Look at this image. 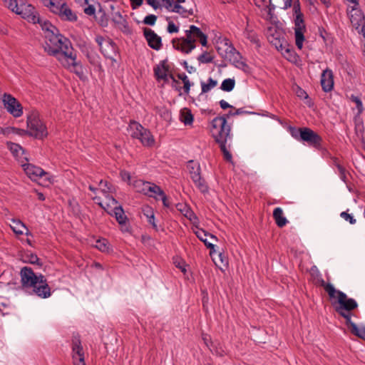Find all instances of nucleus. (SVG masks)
I'll return each instance as SVG.
<instances>
[{"label":"nucleus","instance_id":"nucleus-1","mask_svg":"<svg viewBox=\"0 0 365 365\" xmlns=\"http://www.w3.org/2000/svg\"><path fill=\"white\" fill-rule=\"evenodd\" d=\"M36 24L45 31L44 51L54 56L63 67L81 78L83 76V66L77 61L76 52L71 41L61 34L58 29L48 21L41 19L39 16Z\"/></svg>","mask_w":365,"mask_h":365},{"label":"nucleus","instance_id":"nucleus-2","mask_svg":"<svg viewBox=\"0 0 365 365\" xmlns=\"http://www.w3.org/2000/svg\"><path fill=\"white\" fill-rule=\"evenodd\" d=\"M21 287L23 290L47 299L51 295V287L44 275L36 274L31 267H24L20 271Z\"/></svg>","mask_w":365,"mask_h":365},{"label":"nucleus","instance_id":"nucleus-3","mask_svg":"<svg viewBox=\"0 0 365 365\" xmlns=\"http://www.w3.org/2000/svg\"><path fill=\"white\" fill-rule=\"evenodd\" d=\"M230 131L231 127L226 123V117H216L212 120V135L219 145L224 159L232 163V155L230 153L232 135Z\"/></svg>","mask_w":365,"mask_h":365},{"label":"nucleus","instance_id":"nucleus-4","mask_svg":"<svg viewBox=\"0 0 365 365\" xmlns=\"http://www.w3.org/2000/svg\"><path fill=\"white\" fill-rule=\"evenodd\" d=\"M339 299V305H334L335 311L345 319L346 324L353 334L365 340V327H358L351 322V317L354 316L352 311L358 307L356 301L352 298H348L345 293L340 294Z\"/></svg>","mask_w":365,"mask_h":365},{"label":"nucleus","instance_id":"nucleus-5","mask_svg":"<svg viewBox=\"0 0 365 365\" xmlns=\"http://www.w3.org/2000/svg\"><path fill=\"white\" fill-rule=\"evenodd\" d=\"M197 39L203 46H207V36L200 28L191 25L189 29L185 31V37L173 39L172 44L175 49L187 54L195 48V42Z\"/></svg>","mask_w":365,"mask_h":365},{"label":"nucleus","instance_id":"nucleus-6","mask_svg":"<svg viewBox=\"0 0 365 365\" xmlns=\"http://www.w3.org/2000/svg\"><path fill=\"white\" fill-rule=\"evenodd\" d=\"M293 13L295 44L301 50L303 48V43L305 40L304 33L307 29L299 0L294 3Z\"/></svg>","mask_w":365,"mask_h":365},{"label":"nucleus","instance_id":"nucleus-7","mask_svg":"<svg viewBox=\"0 0 365 365\" xmlns=\"http://www.w3.org/2000/svg\"><path fill=\"white\" fill-rule=\"evenodd\" d=\"M27 135L34 136L38 139H42L47 136V129L46 125L39 118V114L37 111H31L27 116Z\"/></svg>","mask_w":365,"mask_h":365},{"label":"nucleus","instance_id":"nucleus-8","mask_svg":"<svg viewBox=\"0 0 365 365\" xmlns=\"http://www.w3.org/2000/svg\"><path fill=\"white\" fill-rule=\"evenodd\" d=\"M128 129L131 137L138 139L144 146L151 147L154 145L155 139L150 131L139 123L131 121L128 125Z\"/></svg>","mask_w":365,"mask_h":365},{"label":"nucleus","instance_id":"nucleus-9","mask_svg":"<svg viewBox=\"0 0 365 365\" xmlns=\"http://www.w3.org/2000/svg\"><path fill=\"white\" fill-rule=\"evenodd\" d=\"M187 169L195 185L202 193L208 192V186L205 180L201 176L200 165L195 160H189L187 163Z\"/></svg>","mask_w":365,"mask_h":365},{"label":"nucleus","instance_id":"nucleus-10","mask_svg":"<svg viewBox=\"0 0 365 365\" xmlns=\"http://www.w3.org/2000/svg\"><path fill=\"white\" fill-rule=\"evenodd\" d=\"M292 135L295 138H297L299 135L302 140L307 142L310 145L315 148L319 147L322 141V138L309 128L293 129Z\"/></svg>","mask_w":365,"mask_h":365},{"label":"nucleus","instance_id":"nucleus-11","mask_svg":"<svg viewBox=\"0 0 365 365\" xmlns=\"http://www.w3.org/2000/svg\"><path fill=\"white\" fill-rule=\"evenodd\" d=\"M95 40L102 54L106 58L115 61L114 56H115L117 49L115 43L110 38L102 36H96Z\"/></svg>","mask_w":365,"mask_h":365},{"label":"nucleus","instance_id":"nucleus-12","mask_svg":"<svg viewBox=\"0 0 365 365\" xmlns=\"http://www.w3.org/2000/svg\"><path fill=\"white\" fill-rule=\"evenodd\" d=\"M2 102L6 110L14 118H19L23 115L21 104L11 94L4 93Z\"/></svg>","mask_w":365,"mask_h":365},{"label":"nucleus","instance_id":"nucleus-13","mask_svg":"<svg viewBox=\"0 0 365 365\" xmlns=\"http://www.w3.org/2000/svg\"><path fill=\"white\" fill-rule=\"evenodd\" d=\"M20 164L26 175L33 181H36L46 173L40 167L29 163V159L24 156L23 160H20Z\"/></svg>","mask_w":365,"mask_h":365},{"label":"nucleus","instance_id":"nucleus-14","mask_svg":"<svg viewBox=\"0 0 365 365\" xmlns=\"http://www.w3.org/2000/svg\"><path fill=\"white\" fill-rule=\"evenodd\" d=\"M133 185L138 192L143 193L155 199H157L156 192L160 191V187L158 185L142 180H135Z\"/></svg>","mask_w":365,"mask_h":365},{"label":"nucleus","instance_id":"nucleus-15","mask_svg":"<svg viewBox=\"0 0 365 365\" xmlns=\"http://www.w3.org/2000/svg\"><path fill=\"white\" fill-rule=\"evenodd\" d=\"M72 359L73 365H86L85 353L78 335L72 339Z\"/></svg>","mask_w":365,"mask_h":365},{"label":"nucleus","instance_id":"nucleus-16","mask_svg":"<svg viewBox=\"0 0 365 365\" xmlns=\"http://www.w3.org/2000/svg\"><path fill=\"white\" fill-rule=\"evenodd\" d=\"M19 4L20 8L16 14L20 15L29 22L36 24V21H38V14L35 7L25 0H23Z\"/></svg>","mask_w":365,"mask_h":365},{"label":"nucleus","instance_id":"nucleus-17","mask_svg":"<svg viewBox=\"0 0 365 365\" xmlns=\"http://www.w3.org/2000/svg\"><path fill=\"white\" fill-rule=\"evenodd\" d=\"M93 199L101 207L105 210L108 214L114 216L120 225H125L126 224L128 217L125 215L124 210L120 205L115 206L113 209L108 210L101 202L99 197H94Z\"/></svg>","mask_w":365,"mask_h":365},{"label":"nucleus","instance_id":"nucleus-18","mask_svg":"<svg viewBox=\"0 0 365 365\" xmlns=\"http://www.w3.org/2000/svg\"><path fill=\"white\" fill-rule=\"evenodd\" d=\"M347 14L351 24L356 28L364 24V15L359 5L349 6L347 9Z\"/></svg>","mask_w":365,"mask_h":365},{"label":"nucleus","instance_id":"nucleus-19","mask_svg":"<svg viewBox=\"0 0 365 365\" xmlns=\"http://www.w3.org/2000/svg\"><path fill=\"white\" fill-rule=\"evenodd\" d=\"M160 2L162 3L160 6H164L168 11L178 13L183 17H187L194 14L192 9H186L178 4H174V0H163Z\"/></svg>","mask_w":365,"mask_h":365},{"label":"nucleus","instance_id":"nucleus-20","mask_svg":"<svg viewBox=\"0 0 365 365\" xmlns=\"http://www.w3.org/2000/svg\"><path fill=\"white\" fill-rule=\"evenodd\" d=\"M143 35L146 39L148 46L156 51H159L162 48V39L153 30L149 28L143 29Z\"/></svg>","mask_w":365,"mask_h":365},{"label":"nucleus","instance_id":"nucleus-21","mask_svg":"<svg viewBox=\"0 0 365 365\" xmlns=\"http://www.w3.org/2000/svg\"><path fill=\"white\" fill-rule=\"evenodd\" d=\"M320 83L322 90L327 93L331 91L334 88V73L333 71L327 68L324 70L321 75Z\"/></svg>","mask_w":365,"mask_h":365},{"label":"nucleus","instance_id":"nucleus-22","mask_svg":"<svg viewBox=\"0 0 365 365\" xmlns=\"http://www.w3.org/2000/svg\"><path fill=\"white\" fill-rule=\"evenodd\" d=\"M154 73L158 80H163L165 82H168L170 79H172L173 83H178L172 74H168V68L164 63L155 67Z\"/></svg>","mask_w":365,"mask_h":365},{"label":"nucleus","instance_id":"nucleus-23","mask_svg":"<svg viewBox=\"0 0 365 365\" xmlns=\"http://www.w3.org/2000/svg\"><path fill=\"white\" fill-rule=\"evenodd\" d=\"M57 15L62 21L75 22L78 20L77 14L73 11L67 4L57 13Z\"/></svg>","mask_w":365,"mask_h":365},{"label":"nucleus","instance_id":"nucleus-24","mask_svg":"<svg viewBox=\"0 0 365 365\" xmlns=\"http://www.w3.org/2000/svg\"><path fill=\"white\" fill-rule=\"evenodd\" d=\"M195 235L199 238V240L205 243L207 248L210 249V254H212L215 251V245L211 242H206V237H209L210 239L215 241L217 240V237L215 235L207 232L202 229L197 230L195 232Z\"/></svg>","mask_w":365,"mask_h":365},{"label":"nucleus","instance_id":"nucleus-25","mask_svg":"<svg viewBox=\"0 0 365 365\" xmlns=\"http://www.w3.org/2000/svg\"><path fill=\"white\" fill-rule=\"evenodd\" d=\"M320 285L324 287L331 299L336 297L337 298L338 303L336 305H339L340 294L344 292L339 290H336L331 284L326 283L323 279L320 280Z\"/></svg>","mask_w":365,"mask_h":365},{"label":"nucleus","instance_id":"nucleus-26","mask_svg":"<svg viewBox=\"0 0 365 365\" xmlns=\"http://www.w3.org/2000/svg\"><path fill=\"white\" fill-rule=\"evenodd\" d=\"M273 218L277 225L283 227L288 222L287 218L284 216L283 210L281 207H276L273 211Z\"/></svg>","mask_w":365,"mask_h":365},{"label":"nucleus","instance_id":"nucleus-27","mask_svg":"<svg viewBox=\"0 0 365 365\" xmlns=\"http://www.w3.org/2000/svg\"><path fill=\"white\" fill-rule=\"evenodd\" d=\"M8 148L14 156L17 158L19 163L20 160L24 159V157L22 155H25V150L20 145L14 143H9Z\"/></svg>","mask_w":365,"mask_h":365},{"label":"nucleus","instance_id":"nucleus-28","mask_svg":"<svg viewBox=\"0 0 365 365\" xmlns=\"http://www.w3.org/2000/svg\"><path fill=\"white\" fill-rule=\"evenodd\" d=\"M193 115L191 110L187 108H184L180 110V120L185 125H190L193 123Z\"/></svg>","mask_w":365,"mask_h":365},{"label":"nucleus","instance_id":"nucleus-29","mask_svg":"<svg viewBox=\"0 0 365 365\" xmlns=\"http://www.w3.org/2000/svg\"><path fill=\"white\" fill-rule=\"evenodd\" d=\"M66 4V2L63 0H47L44 5L49 7L53 13L57 14Z\"/></svg>","mask_w":365,"mask_h":365},{"label":"nucleus","instance_id":"nucleus-30","mask_svg":"<svg viewBox=\"0 0 365 365\" xmlns=\"http://www.w3.org/2000/svg\"><path fill=\"white\" fill-rule=\"evenodd\" d=\"M244 36L248 39L251 43L259 46V39L257 33L248 26L245 28L243 31Z\"/></svg>","mask_w":365,"mask_h":365},{"label":"nucleus","instance_id":"nucleus-31","mask_svg":"<svg viewBox=\"0 0 365 365\" xmlns=\"http://www.w3.org/2000/svg\"><path fill=\"white\" fill-rule=\"evenodd\" d=\"M3 133L5 135H17L19 136H24L27 135V130L24 129L17 128L14 127H6L3 130Z\"/></svg>","mask_w":365,"mask_h":365},{"label":"nucleus","instance_id":"nucleus-32","mask_svg":"<svg viewBox=\"0 0 365 365\" xmlns=\"http://www.w3.org/2000/svg\"><path fill=\"white\" fill-rule=\"evenodd\" d=\"M13 225H11V228L17 235H22L24 230H28L26 225L19 220H12Z\"/></svg>","mask_w":365,"mask_h":365},{"label":"nucleus","instance_id":"nucleus-33","mask_svg":"<svg viewBox=\"0 0 365 365\" xmlns=\"http://www.w3.org/2000/svg\"><path fill=\"white\" fill-rule=\"evenodd\" d=\"M217 85V81L216 80L212 79V78H209L207 82H201V88L202 93H206L210 91L212 88L216 87Z\"/></svg>","mask_w":365,"mask_h":365},{"label":"nucleus","instance_id":"nucleus-34","mask_svg":"<svg viewBox=\"0 0 365 365\" xmlns=\"http://www.w3.org/2000/svg\"><path fill=\"white\" fill-rule=\"evenodd\" d=\"M144 215L146 216L148 222L152 225L153 227L158 230L157 225L155 222V216L153 209L150 207H146L143 210Z\"/></svg>","mask_w":365,"mask_h":365},{"label":"nucleus","instance_id":"nucleus-35","mask_svg":"<svg viewBox=\"0 0 365 365\" xmlns=\"http://www.w3.org/2000/svg\"><path fill=\"white\" fill-rule=\"evenodd\" d=\"M24 261L27 263L41 265L40 259L36 254L32 253L31 252H26L24 256Z\"/></svg>","mask_w":365,"mask_h":365},{"label":"nucleus","instance_id":"nucleus-36","mask_svg":"<svg viewBox=\"0 0 365 365\" xmlns=\"http://www.w3.org/2000/svg\"><path fill=\"white\" fill-rule=\"evenodd\" d=\"M282 54L286 59L292 63H297L299 58V56L293 49L286 48L282 51Z\"/></svg>","mask_w":365,"mask_h":365},{"label":"nucleus","instance_id":"nucleus-37","mask_svg":"<svg viewBox=\"0 0 365 365\" xmlns=\"http://www.w3.org/2000/svg\"><path fill=\"white\" fill-rule=\"evenodd\" d=\"M6 6L11 11L17 14L20 8L19 3H21L23 0H2Z\"/></svg>","mask_w":365,"mask_h":365},{"label":"nucleus","instance_id":"nucleus-38","mask_svg":"<svg viewBox=\"0 0 365 365\" xmlns=\"http://www.w3.org/2000/svg\"><path fill=\"white\" fill-rule=\"evenodd\" d=\"M235 86V81L233 78L225 79L220 86L223 91L230 92L233 90Z\"/></svg>","mask_w":365,"mask_h":365},{"label":"nucleus","instance_id":"nucleus-39","mask_svg":"<svg viewBox=\"0 0 365 365\" xmlns=\"http://www.w3.org/2000/svg\"><path fill=\"white\" fill-rule=\"evenodd\" d=\"M95 247L103 252H108L109 251V243L108 240L104 238L97 240Z\"/></svg>","mask_w":365,"mask_h":365},{"label":"nucleus","instance_id":"nucleus-40","mask_svg":"<svg viewBox=\"0 0 365 365\" xmlns=\"http://www.w3.org/2000/svg\"><path fill=\"white\" fill-rule=\"evenodd\" d=\"M177 76L179 79H180L182 81V83L184 84L183 89H184L185 93L188 94L190 93V87H191V83L190 82L188 77L184 73H178Z\"/></svg>","mask_w":365,"mask_h":365},{"label":"nucleus","instance_id":"nucleus-41","mask_svg":"<svg viewBox=\"0 0 365 365\" xmlns=\"http://www.w3.org/2000/svg\"><path fill=\"white\" fill-rule=\"evenodd\" d=\"M350 100L356 106V108L357 110V115H360L364 111L363 103H362V101H361L360 98L359 96L351 95L350 96Z\"/></svg>","mask_w":365,"mask_h":365},{"label":"nucleus","instance_id":"nucleus-42","mask_svg":"<svg viewBox=\"0 0 365 365\" xmlns=\"http://www.w3.org/2000/svg\"><path fill=\"white\" fill-rule=\"evenodd\" d=\"M105 197H106V202H101L103 204V205L108 210H110V208L113 209V207L115 206H118V201L113 196L110 195V194L106 195L105 196Z\"/></svg>","mask_w":365,"mask_h":365},{"label":"nucleus","instance_id":"nucleus-43","mask_svg":"<svg viewBox=\"0 0 365 365\" xmlns=\"http://www.w3.org/2000/svg\"><path fill=\"white\" fill-rule=\"evenodd\" d=\"M197 60L201 63H209L213 61V57L209 53L205 51L197 57Z\"/></svg>","mask_w":365,"mask_h":365},{"label":"nucleus","instance_id":"nucleus-44","mask_svg":"<svg viewBox=\"0 0 365 365\" xmlns=\"http://www.w3.org/2000/svg\"><path fill=\"white\" fill-rule=\"evenodd\" d=\"M99 190L104 196L111 192V188L108 186V182L103 180L99 182Z\"/></svg>","mask_w":365,"mask_h":365},{"label":"nucleus","instance_id":"nucleus-45","mask_svg":"<svg viewBox=\"0 0 365 365\" xmlns=\"http://www.w3.org/2000/svg\"><path fill=\"white\" fill-rule=\"evenodd\" d=\"M156 200L160 199L162 200L163 204L165 207H169L170 203L168 202V197L161 188L160 192H156Z\"/></svg>","mask_w":365,"mask_h":365},{"label":"nucleus","instance_id":"nucleus-46","mask_svg":"<svg viewBox=\"0 0 365 365\" xmlns=\"http://www.w3.org/2000/svg\"><path fill=\"white\" fill-rule=\"evenodd\" d=\"M156 20H157V16L155 15L149 14L144 18L143 22V24H145L146 25L153 26V25H155Z\"/></svg>","mask_w":365,"mask_h":365},{"label":"nucleus","instance_id":"nucleus-47","mask_svg":"<svg viewBox=\"0 0 365 365\" xmlns=\"http://www.w3.org/2000/svg\"><path fill=\"white\" fill-rule=\"evenodd\" d=\"M294 91L297 96L301 99H307L309 97L307 92L298 86H297L296 88H294Z\"/></svg>","mask_w":365,"mask_h":365},{"label":"nucleus","instance_id":"nucleus-48","mask_svg":"<svg viewBox=\"0 0 365 365\" xmlns=\"http://www.w3.org/2000/svg\"><path fill=\"white\" fill-rule=\"evenodd\" d=\"M340 216L346 221H349V223L351 225H354L356 222L354 217L351 215L347 213L346 212H341Z\"/></svg>","mask_w":365,"mask_h":365},{"label":"nucleus","instance_id":"nucleus-49","mask_svg":"<svg viewBox=\"0 0 365 365\" xmlns=\"http://www.w3.org/2000/svg\"><path fill=\"white\" fill-rule=\"evenodd\" d=\"M167 31L170 34L178 33L179 31V28L173 21H169L167 27Z\"/></svg>","mask_w":365,"mask_h":365},{"label":"nucleus","instance_id":"nucleus-50","mask_svg":"<svg viewBox=\"0 0 365 365\" xmlns=\"http://www.w3.org/2000/svg\"><path fill=\"white\" fill-rule=\"evenodd\" d=\"M230 53L232 54L234 63H240V59L241 58L240 53L234 47L231 48Z\"/></svg>","mask_w":365,"mask_h":365},{"label":"nucleus","instance_id":"nucleus-51","mask_svg":"<svg viewBox=\"0 0 365 365\" xmlns=\"http://www.w3.org/2000/svg\"><path fill=\"white\" fill-rule=\"evenodd\" d=\"M338 173H339L340 179L343 182H346V173L345 168L343 166H338Z\"/></svg>","mask_w":365,"mask_h":365},{"label":"nucleus","instance_id":"nucleus-52","mask_svg":"<svg viewBox=\"0 0 365 365\" xmlns=\"http://www.w3.org/2000/svg\"><path fill=\"white\" fill-rule=\"evenodd\" d=\"M120 175L123 180L128 182V183L130 184L131 175L129 172L125 170H121Z\"/></svg>","mask_w":365,"mask_h":365},{"label":"nucleus","instance_id":"nucleus-53","mask_svg":"<svg viewBox=\"0 0 365 365\" xmlns=\"http://www.w3.org/2000/svg\"><path fill=\"white\" fill-rule=\"evenodd\" d=\"M83 11L84 13L88 16H93L96 13V9L93 5H88Z\"/></svg>","mask_w":365,"mask_h":365},{"label":"nucleus","instance_id":"nucleus-54","mask_svg":"<svg viewBox=\"0 0 365 365\" xmlns=\"http://www.w3.org/2000/svg\"><path fill=\"white\" fill-rule=\"evenodd\" d=\"M130 1L133 9H136L143 3V0H130Z\"/></svg>","mask_w":365,"mask_h":365},{"label":"nucleus","instance_id":"nucleus-55","mask_svg":"<svg viewBox=\"0 0 365 365\" xmlns=\"http://www.w3.org/2000/svg\"><path fill=\"white\" fill-rule=\"evenodd\" d=\"M147 4L152 6L154 9H157L160 6V4L157 0H145Z\"/></svg>","mask_w":365,"mask_h":365},{"label":"nucleus","instance_id":"nucleus-56","mask_svg":"<svg viewBox=\"0 0 365 365\" xmlns=\"http://www.w3.org/2000/svg\"><path fill=\"white\" fill-rule=\"evenodd\" d=\"M330 163L332 165H334L337 169H338V166H342L340 163V161L339 160L336 158V157H331L330 158Z\"/></svg>","mask_w":365,"mask_h":365},{"label":"nucleus","instance_id":"nucleus-57","mask_svg":"<svg viewBox=\"0 0 365 365\" xmlns=\"http://www.w3.org/2000/svg\"><path fill=\"white\" fill-rule=\"evenodd\" d=\"M183 66H184V68L186 69V71L189 73H192L196 71L195 68H194L192 66H189L187 61L183 62Z\"/></svg>","mask_w":365,"mask_h":365},{"label":"nucleus","instance_id":"nucleus-58","mask_svg":"<svg viewBox=\"0 0 365 365\" xmlns=\"http://www.w3.org/2000/svg\"><path fill=\"white\" fill-rule=\"evenodd\" d=\"M271 1H272V0H269V5L267 6V13H268V15L270 16V19L272 16V11L275 9V6L274 4H272Z\"/></svg>","mask_w":365,"mask_h":365},{"label":"nucleus","instance_id":"nucleus-59","mask_svg":"<svg viewBox=\"0 0 365 365\" xmlns=\"http://www.w3.org/2000/svg\"><path fill=\"white\" fill-rule=\"evenodd\" d=\"M220 106L224 110L229 108H232V106L230 105L227 102H226L225 100H221L220 101Z\"/></svg>","mask_w":365,"mask_h":365},{"label":"nucleus","instance_id":"nucleus-60","mask_svg":"<svg viewBox=\"0 0 365 365\" xmlns=\"http://www.w3.org/2000/svg\"><path fill=\"white\" fill-rule=\"evenodd\" d=\"M292 0H284V7L283 9H287L288 8H290L292 6Z\"/></svg>","mask_w":365,"mask_h":365},{"label":"nucleus","instance_id":"nucleus-61","mask_svg":"<svg viewBox=\"0 0 365 365\" xmlns=\"http://www.w3.org/2000/svg\"><path fill=\"white\" fill-rule=\"evenodd\" d=\"M246 113H247V111L244 110L243 108H238L235 111L234 114L237 115H241V114H244Z\"/></svg>","mask_w":365,"mask_h":365},{"label":"nucleus","instance_id":"nucleus-62","mask_svg":"<svg viewBox=\"0 0 365 365\" xmlns=\"http://www.w3.org/2000/svg\"><path fill=\"white\" fill-rule=\"evenodd\" d=\"M219 257L220 258V260H221L222 263H223V264H227V258L225 257V255H223L222 253H220L219 254Z\"/></svg>","mask_w":365,"mask_h":365},{"label":"nucleus","instance_id":"nucleus-63","mask_svg":"<svg viewBox=\"0 0 365 365\" xmlns=\"http://www.w3.org/2000/svg\"><path fill=\"white\" fill-rule=\"evenodd\" d=\"M234 113H235V112H233V111L230 110V111H229V112H228V113H227V114H225V115H222V117H226V120H227V118H229L230 116L236 115L235 114H234Z\"/></svg>","mask_w":365,"mask_h":365},{"label":"nucleus","instance_id":"nucleus-64","mask_svg":"<svg viewBox=\"0 0 365 365\" xmlns=\"http://www.w3.org/2000/svg\"><path fill=\"white\" fill-rule=\"evenodd\" d=\"M75 1L81 5L88 4V0H75Z\"/></svg>","mask_w":365,"mask_h":365}]
</instances>
